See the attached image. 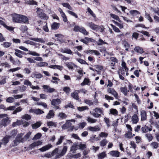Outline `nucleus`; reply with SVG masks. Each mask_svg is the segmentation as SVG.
I'll return each instance as SVG.
<instances>
[{
    "label": "nucleus",
    "instance_id": "c85d7f7f",
    "mask_svg": "<svg viewBox=\"0 0 159 159\" xmlns=\"http://www.w3.org/2000/svg\"><path fill=\"white\" fill-rule=\"evenodd\" d=\"M90 84V82L89 79L88 78H85L84 80V81L81 84V85L83 86L85 85H89Z\"/></svg>",
    "mask_w": 159,
    "mask_h": 159
},
{
    "label": "nucleus",
    "instance_id": "864d4df0",
    "mask_svg": "<svg viewBox=\"0 0 159 159\" xmlns=\"http://www.w3.org/2000/svg\"><path fill=\"white\" fill-rule=\"evenodd\" d=\"M18 88L19 89V91L21 92H25L27 89L26 87L24 85L22 86H19L18 87Z\"/></svg>",
    "mask_w": 159,
    "mask_h": 159
},
{
    "label": "nucleus",
    "instance_id": "4be33fe9",
    "mask_svg": "<svg viewBox=\"0 0 159 159\" xmlns=\"http://www.w3.org/2000/svg\"><path fill=\"white\" fill-rule=\"evenodd\" d=\"M55 115V112L53 110H50L49 111L46 117L48 119H50L52 118H53Z\"/></svg>",
    "mask_w": 159,
    "mask_h": 159
},
{
    "label": "nucleus",
    "instance_id": "e433bc0d",
    "mask_svg": "<svg viewBox=\"0 0 159 159\" xmlns=\"http://www.w3.org/2000/svg\"><path fill=\"white\" fill-rule=\"evenodd\" d=\"M71 96L74 98V99L78 100H79V96L78 93L75 92L72 93L71 94Z\"/></svg>",
    "mask_w": 159,
    "mask_h": 159
},
{
    "label": "nucleus",
    "instance_id": "a878e982",
    "mask_svg": "<svg viewBox=\"0 0 159 159\" xmlns=\"http://www.w3.org/2000/svg\"><path fill=\"white\" fill-rule=\"evenodd\" d=\"M109 114H112L114 116H116L118 115L117 111L115 109L111 108L109 110Z\"/></svg>",
    "mask_w": 159,
    "mask_h": 159
},
{
    "label": "nucleus",
    "instance_id": "a19ab883",
    "mask_svg": "<svg viewBox=\"0 0 159 159\" xmlns=\"http://www.w3.org/2000/svg\"><path fill=\"white\" fill-rule=\"evenodd\" d=\"M125 137L128 139H131L133 137L132 132L128 131L125 134Z\"/></svg>",
    "mask_w": 159,
    "mask_h": 159
},
{
    "label": "nucleus",
    "instance_id": "412c9836",
    "mask_svg": "<svg viewBox=\"0 0 159 159\" xmlns=\"http://www.w3.org/2000/svg\"><path fill=\"white\" fill-rule=\"evenodd\" d=\"M134 50L137 53L140 54H142L144 52L143 48L139 46L135 47L134 48Z\"/></svg>",
    "mask_w": 159,
    "mask_h": 159
},
{
    "label": "nucleus",
    "instance_id": "49530a36",
    "mask_svg": "<svg viewBox=\"0 0 159 159\" xmlns=\"http://www.w3.org/2000/svg\"><path fill=\"white\" fill-rule=\"evenodd\" d=\"M89 122L91 123H93L96 122L97 120L95 119H93L90 117H88L87 119Z\"/></svg>",
    "mask_w": 159,
    "mask_h": 159
},
{
    "label": "nucleus",
    "instance_id": "473e14b6",
    "mask_svg": "<svg viewBox=\"0 0 159 159\" xmlns=\"http://www.w3.org/2000/svg\"><path fill=\"white\" fill-rule=\"evenodd\" d=\"M129 13L131 15L133 16H135L140 14V12L138 11L134 10H130Z\"/></svg>",
    "mask_w": 159,
    "mask_h": 159
},
{
    "label": "nucleus",
    "instance_id": "0e129e2a",
    "mask_svg": "<svg viewBox=\"0 0 159 159\" xmlns=\"http://www.w3.org/2000/svg\"><path fill=\"white\" fill-rule=\"evenodd\" d=\"M21 118L22 119L27 120H30L31 118L30 116L28 114H25Z\"/></svg>",
    "mask_w": 159,
    "mask_h": 159
},
{
    "label": "nucleus",
    "instance_id": "6e6552de",
    "mask_svg": "<svg viewBox=\"0 0 159 159\" xmlns=\"http://www.w3.org/2000/svg\"><path fill=\"white\" fill-rule=\"evenodd\" d=\"M86 24L87 26H89L92 30H95L98 29V26L94 24L92 22H87Z\"/></svg>",
    "mask_w": 159,
    "mask_h": 159
},
{
    "label": "nucleus",
    "instance_id": "603ef678",
    "mask_svg": "<svg viewBox=\"0 0 159 159\" xmlns=\"http://www.w3.org/2000/svg\"><path fill=\"white\" fill-rule=\"evenodd\" d=\"M58 116L60 118L63 119H66L67 117V115L64 113L62 112L59 113L58 115Z\"/></svg>",
    "mask_w": 159,
    "mask_h": 159
},
{
    "label": "nucleus",
    "instance_id": "9b49d317",
    "mask_svg": "<svg viewBox=\"0 0 159 159\" xmlns=\"http://www.w3.org/2000/svg\"><path fill=\"white\" fill-rule=\"evenodd\" d=\"M42 143V142L40 140L34 142L29 145V148L30 149H32L35 147L41 145Z\"/></svg>",
    "mask_w": 159,
    "mask_h": 159
},
{
    "label": "nucleus",
    "instance_id": "9d476101",
    "mask_svg": "<svg viewBox=\"0 0 159 159\" xmlns=\"http://www.w3.org/2000/svg\"><path fill=\"white\" fill-rule=\"evenodd\" d=\"M29 24V19L26 16L21 15L19 23Z\"/></svg>",
    "mask_w": 159,
    "mask_h": 159
},
{
    "label": "nucleus",
    "instance_id": "4c0bfd02",
    "mask_svg": "<svg viewBox=\"0 0 159 159\" xmlns=\"http://www.w3.org/2000/svg\"><path fill=\"white\" fill-rule=\"evenodd\" d=\"M47 125L49 127H56L57 126V122H53L52 121H49L47 122Z\"/></svg>",
    "mask_w": 159,
    "mask_h": 159
},
{
    "label": "nucleus",
    "instance_id": "7ed1b4c3",
    "mask_svg": "<svg viewBox=\"0 0 159 159\" xmlns=\"http://www.w3.org/2000/svg\"><path fill=\"white\" fill-rule=\"evenodd\" d=\"M19 48L20 49L22 50H23L24 51H25L26 52L28 51V54L30 55H32L33 56H40V54H39L37 53V52H35L30 51V50H28L27 48L25 47L24 46H20L19 47Z\"/></svg>",
    "mask_w": 159,
    "mask_h": 159
},
{
    "label": "nucleus",
    "instance_id": "b1692460",
    "mask_svg": "<svg viewBox=\"0 0 159 159\" xmlns=\"http://www.w3.org/2000/svg\"><path fill=\"white\" fill-rule=\"evenodd\" d=\"M141 130L143 133H146L148 131H151L152 129L151 128H148V126L145 125L143 127H142Z\"/></svg>",
    "mask_w": 159,
    "mask_h": 159
},
{
    "label": "nucleus",
    "instance_id": "f257e3e1",
    "mask_svg": "<svg viewBox=\"0 0 159 159\" xmlns=\"http://www.w3.org/2000/svg\"><path fill=\"white\" fill-rule=\"evenodd\" d=\"M23 135L24 134L23 133L18 134L15 140L11 143V146L12 147L16 146L18 145L20 143H24V140L23 137Z\"/></svg>",
    "mask_w": 159,
    "mask_h": 159
},
{
    "label": "nucleus",
    "instance_id": "f704fd0d",
    "mask_svg": "<svg viewBox=\"0 0 159 159\" xmlns=\"http://www.w3.org/2000/svg\"><path fill=\"white\" fill-rule=\"evenodd\" d=\"M121 92H122L125 96H126L128 94V92L129 90H127V88L125 87H121L120 89Z\"/></svg>",
    "mask_w": 159,
    "mask_h": 159
},
{
    "label": "nucleus",
    "instance_id": "bb28decb",
    "mask_svg": "<svg viewBox=\"0 0 159 159\" xmlns=\"http://www.w3.org/2000/svg\"><path fill=\"white\" fill-rule=\"evenodd\" d=\"M59 23L54 22L51 25V28L53 30H57L59 28Z\"/></svg>",
    "mask_w": 159,
    "mask_h": 159
},
{
    "label": "nucleus",
    "instance_id": "423d86ee",
    "mask_svg": "<svg viewBox=\"0 0 159 159\" xmlns=\"http://www.w3.org/2000/svg\"><path fill=\"white\" fill-rule=\"evenodd\" d=\"M13 22L19 23L21 15L14 13L11 15Z\"/></svg>",
    "mask_w": 159,
    "mask_h": 159
},
{
    "label": "nucleus",
    "instance_id": "20e7f679",
    "mask_svg": "<svg viewBox=\"0 0 159 159\" xmlns=\"http://www.w3.org/2000/svg\"><path fill=\"white\" fill-rule=\"evenodd\" d=\"M37 13L39 17L43 19H47V17L46 14L43 12L42 9L39 8H37Z\"/></svg>",
    "mask_w": 159,
    "mask_h": 159
},
{
    "label": "nucleus",
    "instance_id": "dca6fc26",
    "mask_svg": "<svg viewBox=\"0 0 159 159\" xmlns=\"http://www.w3.org/2000/svg\"><path fill=\"white\" fill-rule=\"evenodd\" d=\"M88 129L90 131L92 132L99 131L100 129V128L98 126H96L94 127L89 126Z\"/></svg>",
    "mask_w": 159,
    "mask_h": 159
},
{
    "label": "nucleus",
    "instance_id": "4468645a",
    "mask_svg": "<svg viewBox=\"0 0 159 159\" xmlns=\"http://www.w3.org/2000/svg\"><path fill=\"white\" fill-rule=\"evenodd\" d=\"M141 120L144 121L147 119L146 112L144 110H142L140 112Z\"/></svg>",
    "mask_w": 159,
    "mask_h": 159
},
{
    "label": "nucleus",
    "instance_id": "f03ea898",
    "mask_svg": "<svg viewBox=\"0 0 159 159\" xmlns=\"http://www.w3.org/2000/svg\"><path fill=\"white\" fill-rule=\"evenodd\" d=\"M2 118V120L0 124V127L2 126L5 127L10 124L11 121L7 114H0V119Z\"/></svg>",
    "mask_w": 159,
    "mask_h": 159
},
{
    "label": "nucleus",
    "instance_id": "f3484780",
    "mask_svg": "<svg viewBox=\"0 0 159 159\" xmlns=\"http://www.w3.org/2000/svg\"><path fill=\"white\" fill-rule=\"evenodd\" d=\"M30 112H34L37 115L41 114L44 113L43 111L39 108L35 109H30Z\"/></svg>",
    "mask_w": 159,
    "mask_h": 159
},
{
    "label": "nucleus",
    "instance_id": "c9c22d12",
    "mask_svg": "<svg viewBox=\"0 0 159 159\" xmlns=\"http://www.w3.org/2000/svg\"><path fill=\"white\" fill-rule=\"evenodd\" d=\"M23 124V120H17L16 122H13L12 125V126L15 127L16 125H20Z\"/></svg>",
    "mask_w": 159,
    "mask_h": 159
},
{
    "label": "nucleus",
    "instance_id": "5fc2aeb1",
    "mask_svg": "<svg viewBox=\"0 0 159 159\" xmlns=\"http://www.w3.org/2000/svg\"><path fill=\"white\" fill-rule=\"evenodd\" d=\"M26 3L31 5H37V2L33 0H27Z\"/></svg>",
    "mask_w": 159,
    "mask_h": 159
},
{
    "label": "nucleus",
    "instance_id": "aec40b11",
    "mask_svg": "<svg viewBox=\"0 0 159 159\" xmlns=\"http://www.w3.org/2000/svg\"><path fill=\"white\" fill-rule=\"evenodd\" d=\"M29 39L31 40L40 43H44L45 42L44 40L41 38H33L31 37L29 38Z\"/></svg>",
    "mask_w": 159,
    "mask_h": 159
},
{
    "label": "nucleus",
    "instance_id": "3c124183",
    "mask_svg": "<svg viewBox=\"0 0 159 159\" xmlns=\"http://www.w3.org/2000/svg\"><path fill=\"white\" fill-rule=\"evenodd\" d=\"M104 121L106 123L108 127H109L110 126V121L109 118H107L106 117H104Z\"/></svg>",
    "mask_w": 159,
    "mask_h": 159
},
{
    "label": "nucleus",
    "instance_id": "6e6d98bb",
    "mask_svg": "<svg viewBox=\"0 0 159 159\" xmlns=\"http://www.w3.org/2000/svg\"><path fill=\"white\" fill-rule=\"evenodd\" d=\"M31 132H29L25 134L24 137H23L25 142L27 141V140L29 138L30 136L31 135Z\"/></svg>",
    "mask_w": 159,
    "mask_h": 159
},
{
    "label": "nucleus",
    "instance_id": "a211bd4d",
    "mask_svg": "<svg viewBox=\"0 0 159 159\" xmlns=\"http://www.w3.org/2000/svg\"><path fill=\"white\" fill-rule=\"evenodd\" d=\"M42 76V75L41 74L36 72L33 73L31 75V77L33 78L40 79Z\"/></svg>",
    "mask_w": 159,
    "mask_h": 159
},
{
    "label": "nucleus",
    "instance_id": "393cba45",
    "mask_svg": "<svg viewBox=\"0 0 159 159\" xmlns=\"http://www.w3.org/2000/svg\"><path fill=\"white\" fill-rule=\"evenodd\" d=\"M107 156L106 152H102L98 153L97 155L98 159H102L104 158Z\"/></svg>",
    "mask_w": 159,
    "mask_h": 159
},
{
    "label": "nucleus",
    "instance_id": "37998d69",
    "mask_svg": "<svg viewBox=\"0 0 159 159\" xmlns=\"http://www.w3.org/2000/svg\"><path fill=\"white\" fill-rule=\"evenodd\" d=\"M48 65V63L45 62H40L37 64V66L39 67L45 66Z\"/></svg>",
    "mask_w": 159,
    "mask_h": 159
},
{
    "label": "nucleus",
    "instance_id": "c03bdc74",
    "mask_svg": "<svg viewBox=\"0 0 159 159\" xmlns=\"http://www.w3.org/2000/svg\"><path fill=\"white\" fill-rule=\"evenodd\" d=\"M110 15L111 17L112 18L120 22H121V20H120L119 16H118L112 13H111Z\"/></svg>",
    "mask_w": 159,
    "mask_h": 159
},
{
    "label": "nucleus",
    "instance_id": "7c9ffc66",
    "mask_svg": "<svg viewBox=\"0 0 159 159\" xmlns=\"http://www.w3.org/2000/svg\"><path fill=\"white\" fill-rule=\"evenodd\" d=\"M10 138L7 135L5 136L2 140V144L6 145L9 142V139Z\"/></svg>",
    "mask_w": 159,
    "mask_h": 159
},
{
    "label": "nucleus",
    "instance_id": "69168bd1",
    "mask_svg": "<svg viewBox=\"0 0 159 159\" xmlns=\"http://www.w3.org/2000/svg\"><path fill=\"white\" fill-rule=\"evenodd\" d=\"M97 44L98 45L100 46L104 44H107V43L104 41L102 39H99L98 40V42L97 43Z\"/></svg>",
    "mask_w": 159,
    "mask_h": 159
},
{
    "label": "nucleus",
    "instance_id": "8fccbe9b",
    "mask_svg": "<svg viewBox=\"0 0 159 159\" xmlns=\"http://www.w3.org/2000/svg\"><path fill=\"white\" fill-rule=\"evenodd\" d=\"M145 136L149 142L151 141L153 139V136L150 134H145Z\"/></svg>",
    "mask_w": 159,
    "mask_h": 159
},
{
    "label": "nucleus",
    "instance_id": "0eeeda50",
    "mask_svg": "<svg viewBox=\"0 0 159 159\" xmlns=\"http://www.w3.org/2000/svg\"><path fill=\"white\" fill-rule=\"evenodd\" d=\"M107 92L111 94L116 99H117L118 98V95L117 92L113 88H108L107 89Z\"/></svg>",
    "mask_w": 159,
    "mask_h": 159
},
{
    "label": "nucleus",
    "instance_id": "1a4fd4ad",
    "mask_svg": "<svg viewBox=\"0 0 159 159\" xmlns=\"http://www.w3.org/2000/svg\"><path fill=\"white\" fill-rule=\"evenodd\" d=\"M44 91L47 93H51L55 91V89L53 88H51L48 85H43V86Z\"/></svg>",
    "mask_w": 159,
    "mask_h": 159
},
{
    "label": "nucleus",
    "instance_id": "2eb2a0df",
    "mask_svg": "<svg viewBox=\"0 0 159 159\" xmlns=\"http://www.w3.org/2000/svg\"><path fill=\"white\" fill-rule=\"evenodd\" d=\"M52 147V145L50 144H49L43 147L40 148L39 149V150L41 152H43L49 150Z\"/></svg>",
    "mask_w": 159,
    "mask_h": 159
},
{
    "label": "nucleus",
    "instance_id": "13d9d810",
    "mask_svg": "<svg viewBox=\"0 0 159 159\" xmlns=\"http://www.w3.org/2000/svg\"><path fill=\"white\" fill-rule=\"evenodd\" d=\"M67 148L66 146H65L63 147L61 152L60 154V156H63L66 153L67 151Z\"/></svg>",
    "mask_w": 159,
    "mask_h": 159
},
{
    "label": "nucleus",
    "instance_id": "ea45409f",
    "mask_svg": "<svg viewBox=\"0 0 159 159\" xmlns=\"http://www.w3.org/2000/svg\"><path fill=\"white\" fill-rule=\"evenodd\" d=\"M17 133V131L16 129L12 130L10 133V135L8 136L10 138L14 137Z\"/></svg>",
    "mask_w": 159,
    "mask_h": 159
},
{
    "label": "nucleus",
    "instance_id": "774afa93",
    "mask_svg": "<svg viewBox=\"0 0 159 159\" xmlns=\"http://www.w3.org/2000/svg\"><path fill=\"white\" fill-rule=\"evenodd\" d=\"M86 123L85 122H82L79 124V128L80 129H83L86 125Z\"/></svg>",
    "mask_w": 159,
    "mask_h": 159
},
{
    "label": "nucleus",
    "instance_id": "09e8293b",
    "mask_svg": "<svg viewBox=\"0 0 159 159\" xmlns=\"http://www.w3.org/2000/svg\"><path fill=\"white\" fill-rule=\"evenodd\" d=\"M11 43L10 42H3L1 45L3 46L4 48H8L11 45Z\"/></svg>",
    "mask_w": 159,
    "mask_h": 159
},
{
    "label": "nucleus",
    "instance_id": "72a5a7b5",
    "mask_svg": "<svg viewBox=\"0 0 159 159\" xmlns=\"http://www.w3.org/2000/svg\"><path fill=\"white\" fill-rule=\"evenodd\" d=\"M41 124V123L40 122H37L36 123L32 125V127L33 129H36L39 127Z\"/></svg>",
    "mask_w": 159,
    "mask_h": 159
},
{
    "label": "nucleus",
    "instance_id": "680f3d73",
    "mask_svg": "<svg viewBox=\"0 0 159 159\" xmlns=\"http://www.w3.org/2000/svg\"><path fill=\"white\" fill-rule=\"evenodd\" d=\"M77 109L80 111H83L85 110H88V108L87 106H83L77 107Z\"/></svg>",
    "mask_w": 159,
    "mask_h": 159
},
{
    "label": "nucleus",
    "instance_id": "bf43d9fd",
    "mask_svg": "<svg viewBox=\"0 0 159 159\" xmlns=\"http://www.w3.org/2000/svg\"><path fill=\"white\" fill-rule=\"evenodd\" d=\"M65 136H60V138L58 139V141L56 143L57 145H58L61 144L62 142V140L64 139Z\"/></svg>",
    "mask_w": 159,
    "mask_h": 159
},
{
    "label": "nucleus",
    "instance_id": "79ce46f5",
    "mask_svg": "<svg viewBox=\"0 0 159 159\" xmlns=\"http://www.w3.org/2000/svg\"><path fill=\"white\" fill-rule=\"evenodd\" d=\"M61 52L62 53H65L69 54H71L72 53V51L70 49L68 48H66L64 49H62Z\"/></svg>",
    "mask_w": 159,
    "mask_h": 159
},
{
    "label": "nucleus",
    "instance_id": "ddd939ff",
    "mask_svg": "<svg viewBox=\"0 0 159 159\" xmlns=\"http://www.w3.org/2000/svg\"><path fill=\"white\" fill-rule=\"evenodd\" d=\"M108 154L110 156L112 157H119L120 152L117 151L113 150L110 152Z\"/></svg>",
    "mask_w": 159,
    "mask_h": 159
},
{
    "label": "nucleus",
    "instance_id": "f8f14e48",
    "mask_svg": "<svg viewBox=\"0 0 159 159\" xmlns=\"http://www.w3.org/2000/svg\"><path fill=\"white\" fill-rule=\"evenodd\" d=\"M70 121V120L67 121L66 123L62 126L61 128L62 129H65L69 128L72 124ZM71 121L72 122L74 121V120H71Z\"/></svg>",
    "mask_w": 159,
    "mask_h": 159
},
{
    "label": "nucleus",
    "instance_id": "4d7b16f0",
    "mask_svg": "<svg viewBox=\"0 0 159 159\" xmlns=\"http://www.w3.org/2000/svg\"><path fill=\"white\" fill-rule=\"evenodd\" d=\"M23 84L25 85L29 86L30 87L32 85V83L27 79H25L24 80Z\"/></svg>",
    "mask_w": 159,
    "mask_h": 159
},
{
    "label": "nucleus",
    "instance_id": "e2e57ef3",
    "mask_svg": "<svg viewBox=\"0 0 159 159\" xmlns=\"http://www.w3.org/2000/svg\"><path fill=\"white\" fill-rule=\"evenodd\" d=\"M42 136V134L40 133H38L35 135L34 137L33 138L32 140H35L39 139Z\"/></svg>",
    "mask_w": 159,
    "mask_h": 159
},
{
    "label": "nucleus",
    "instance_id": "5701e85b",
    "mask_svg": "<svg viewBox=\"0 0 159 159\" xmlns=\"http://www.w3.org/2000/svg\"><path fill=\"white\" fill-rule=\"evenodd\" d=\"M51 104L53 106H57L60 104L61 103L60 99L57 98L53 99L51 101Z\"/></svg>",
    "mask_w": 159,
    "mask_h": 159
},
{
    "label": "nucleus",
    "instance_id": "c756f323",
    "mask_svg": "<svg viewBox=\"0 0 159 159\" xmlns=\"http://www.w3.org/2000/svg\"><path fill=\"white\" fill-rule=\"evenodd\" d=\"M128 69H125L124 68H120L118 71V73H120L122 75L124 76H125V73L127 71Z\"/></svg>",
    "mask_w": 159,
    "mask_h": 159
},
{
    "label": "nucleus",
    "instance_id": "052dcab7",
    "mask_svg": "<svg viewBox=\"0 0 159 159\" xmlns=\"http://www.w3.org/2000/svg\"><path fill=\"white\" fill-rule=\"evenodd\" d=\"M62 5L64 7L67 8L68 9L70 10H72V8L67 3H62Z\"/></svg>",
    "mask_w": 159,
    "mask_h": 159
},
{
    "label": "nucleus",
    "instance_id": "2f4dec72",
    "mask_svg": "<svg viewBox=\"0 0 159 159\" xmlns=\"http://www.w3.org/2000/svg\"><path fill=\"white\" fill-rule=\"evenodd\" d=\"M79 148L78 145L74 144L71 147L70 151L73 153H75V151Z\"/></svg>",
    "mask_w": 159,
    "mask_h": 159
},
{
    "label": "nucleus",
    "instance_id": "de8ad7c7",
    "mask_svg": "<svg viewBox=\"0 0 159 159\" xmlns=\"http://www.w3.org/2000/svg\"><path fill=\"white\" fill-rule=\"evenodd\" d=\"M159 145L157 142H153L151 143L150 146L153 148L156 149L158 147Z\"/></svg>",
    "mask_w": 159,
    "mask_h": 159
},
{
    "label": "nucleus",
    "instance_id": "cd10ccee",
    "mask_svg": "<svg viewBox=\"0 0 159 159\" xmlns=\"http://www.w3.org/2000/svg\"><path fill=\"white\" fill-rule=\"evenodd\" d=\"M15 52V54L17 57L21 58L23 57V56L21 54L22 52L20 50L18 49H16Z\"/></svg>",
    "mask_w": 159,
    "mask_h": 159
},
{
    "label": "nucleus",
    "instance_id": "58836bf2",
    "mask_svg": "<svg viewBox=\"0 0 159 159\" xmlns=\"http://www.w3.org/2000/svg\"><path fill=\"white\" fill-rule=\"evenodd\" d=\"M123 45L125 48V50L126 51H128L129 48L130 47V45L126 41H124L123 42Z\"/></svg>",
    "mask_w": 159,
    "mask_h": 159
},
{
    "label": "nucleus",
    "instance_id": "338daca9",
    "mask_svg": "<svg viewBox=\"0 0 159 159\" xmlns=\"http://www.w3.org/2000/svg\"><path fill=\"white\" fill-rule=\"evenodd\" d=\"M107 141L106 140V139H104L100 142V145L102 147L104 146L107 144Z\"/></svg>",
    "mask_w": 159,
    "mask_h": 159
},
{
    "label": "nucleus",
    "instance_id": "6ab92c4d",
    "mask_svg": "<svg viewBox=\"0 0 159 159\" xmlns=\"http://www.w3.org/2000/svg\"><path fill=\"white\" fill-rule=\"evenodd\" d=\"M66 65L69 69H72L74 67H77L76 65L72 62H67L66 63Z\"/></svg>",
    "mask_w": 159,
    "mask_h": 159
},
{
    "label": "nucleus",
    "instance_id": "39448f33",
    "mask_svg": "<svg viewBox=\"0 0 159 159\" xmlns=\"http://www.w3.org/2000/svg\"><path fill=\"white\" fill-rule=\"evenodd\" d=\"M138 113H135L131 117V121L133 124H137L139 120Z\"/></svg>",
    "mask_w": 159,
    "mask_h": 159
},
{
    "label": "nucleus",
    "instance_id": "a18cd8bd",
    "mask_svg": "<svg viewBox=\"0 0 159 159\" xmlns=\"http://www.w3.org/2000/svg\"><path fill=\"white\" fill-rule=\"evenodd\" d=\"M79 148L80 150H83L86 148V145L85 143H80L78 144Z\"/></svg>",
    "mask_w": 159,
    "mask_h": 159
}]
</instances>
